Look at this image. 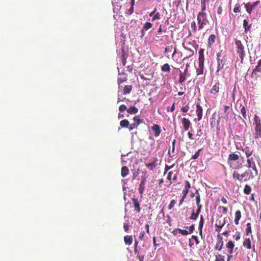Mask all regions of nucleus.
Instances as JSON below:
<instances>
[{"label": "nucleus", "instance_id": "nucleus-17", "mask_svg": "<svg viewBox=\"0 0 261 261\" xmlns=\"http://www.w3.org/2000/svg\"><path fill=\"white\" fill-rule=\"evenodd\" d=\"M243 152H245V155L247 158L250 157L253 152V150H252L249 147H246L244 148H242L241 149Z\"/></svg>", "mask_w": 261, "mask_h": 261}, {"label": "nucleus", "instance_id": "nucleus-25", "mask_svg": "<svg viewBox=\"0 0 261 261\" xmlns=\"http://www.w3.org/2000/svg\"><path fill=\"white\" fill-rule=\"evenodd\" d=\"M223 246V241L222 240V238H220V239L216 243L215 249V250H218L220 251Z\"/></svg>", "mask_w": 261, "mask_h": 261}, {"label": "nucleus", "instance_id": "nucleus-23", "mask_svg": "<svg viewBox=\"0 0 261 261\" xmlns=\"http://www.w3.org/2000/svg\"><path fill=\"white\" fill-rule=\"evenodd\" d=\"M182 46L186 50H188L187 56L185 57V58H190L194 55L193 50L189 47V46L185 44H182Z\"/></svg>", "mask_w": 261, "mask_h": 261}, {"label": "nucleus", "instance_id": "nucleus-59", "mask_svg": "<svg viewBox=\"0 0 261 261\" xmlns=\"http://www.w3.org/2000/svg\"><path fill=\"white\" fill-rule=\"evenodd\" d=\"M190 188H191V185H190L189 181H186L184 189H185L186 190L188 189V190H189Z\"/></svg>", "mask_w": 261, "mask_h": 261}, {"label": "nucleus", "instance_id": "nucleus-21", "mask_svg": "<svg viewBox=\"0 0 261 261\" xmlns=\"http://www.w3.org/2000/svg\"><path fill=\"white\" fill-rule=\"evenodd\" d=\"M204 217L203 215H200V222L199 223V226H198L199 234L201 236H202V227H203V226L204 224Z\"/></svg>", "mask_w": 261, "mask_h": 261}, {"label": "nucleus", "instance_id": "nucleus-9", "mask_svg": "<svg viewBox=\"0 0 261 261\" xmlns=\"http://www.w3.org/2000/svg\"><path fill=\"white\" fill-rule=\"evenodd\" d=\"M188 67L189 65L188 64L186 65V67L184 70V72H181L180 71L178 82L181 85H182L183 83L186 80V76L188 74Z\"/></svg>", "mask_w": 261, "mask_h": 261}, {"label": "nucleus", "instance_id": "nucleus-28", "mask_svg": "<svg viewBox=\"0 0 261 261\" xmlns=\"http://www.w3.org/2000/svg\"><path fill=\"white\" fill-rule=\"evenodd\" d=\"M138 109L135 106L130 107L127 109V112L130 114H135L137 113Z\"/></svg>", "mask_w": 261, "mask_h": 261}, {"label": "nucleus", "instance_id": "nucleus-61", "mask_svg": "<svg viewBox=\"0 0 261 261\" xmlns=\"http://www.w3.org/2000/svg\"><path fill=\"white\" fill-rule=\"evenodd\" d=\"M195 229V225L194 224H192L191 226H190L189 227V233H191L193 232V231Z\"/></svg>", "mask_w": 261, "mask_h": 261}, {"label": "nucleus", "instance_id": "nucleus-20", "mask_svg": "<svg viewBox=\"0 0 261 261\" xmlns=\"http://www.w3.org/2000/svg\"><path fill=\"white\" fill-rule=\"evenodd\" d=\"M257 72H261V59L258 61L257 65L252 71L253 75H256Z\"/></svg>", "mask_w": 261, "mask_h": 261}, {"label": "nucleus", "instance_id": "nucleus-8", "mask_svg": "<svg viewBox=\"0 0 261 261\" xmlns=\"http://www.w3.org/2000/svg\"><path fill=\"white\" fill-rule=\"evenodd\" d=\"M220 88V84L219 82H216L211 89L210 92L215 98L218 96Z\"/></svg>", "mask_w": 261, "mask_h": 261}, {"label": "nucleus", "instance_id": "nucleus-34", "mask_svg": "<svg viewBox=\"0 0 261 261\" xmlns=\"http://www.w3.org/2000/svg\"><path fill=\"white\" fill-rule=\"evenodd\" d=\"M245 173L246 174V176L247 180H249L251 179H253L255 175H254L253 173H252L251 171L249 169L246 170L245 171Z\"/></svg>", "mask_w": 261, "mask_h": 261}, {"label": "nucleus", "instance_id": "nucleus-39", "mask_svg": "<svg viewBox=\"0 0 261 261\" xmlns=\"http://www.w3.org/2000/svg\"><path fill=\"white\" fill-rule=\"evenodd\" d=\"M241 107V113L243 117V118L245 119H247V115H246V111L245 107L243 106L242 105H240Z\"/></svg>", "mask_w": 261, "mask_h": 261}, {"label": "nucleus", "instance_id": "nucleus-33", "mask_svg": "<svg viewBox=\"0 0 261 261\" xmlns=\"http://www.w3.org/2000/svg\"><path fill=\"white\" fill-rule=\"evenodd\" d=\"M243 245L244 247L246 248L247 249H251V241L249 239H246L243 243Z\"/></svg>", "mask_w": 261, "mask_h": 261}, {"label": "nucleus", "instance_id": "nucleus-41", "mask_svg": "<svg viewBox=\"0 0 261 261\" xmlns=\"http://www.w3.org/2000/svg\"><path fill=\"white\" fill-rule=\"evenodd\" d=\"M204 49L203 48H200L199 50V59L198 60H204Z\"/></svg>", "mask_w": 261, "mask_h": 261}, {"label": "nucleus", "instance_id": "nucleus-37", "mask_svg": "<svg viewBox=\"0 0 261 261\" xmlns=\"http://www.w3.org/2000/svg\"><path fill=\"white\" fill-rule=\"evenodd\" d=\"M146 167L149 169L150 170H153V169L156 166V164L155 161L151 163H148L145 164Z\"/></svg>", "mask_w": 261, "mask_h": 261}, {"label": "nucleus", "instance_id": "nucleus-53", "mask_svg": "<svg viewBox=\"0 0 261 261\" xmlns=\"http://www.w3.org/2000/svg\"><path fill=\"white\" fill-rule=\"evenodd\" d=\"M191 27L193 30V32L196 33L197 31V28H196V23L195 21H193L191 22Z\"/></svg>", "mask_w": 261, "mask_h": 261}, {"label": "nucleus", "instance_id": "nucleus-47", "mask_svg": "<svg viewBox=\"0 0 261 261\" xmlns=\"http://www.w3.org/2000/svg\"><path fill=\"white\" fill-rule=\"evenodd\" d=\"M138 126H139V125H138V124L134 122V123H132L131 124H129V126H128V128L129 130H132L135 128H137Z\"/></svg>", "mask_w": 261, "mask_h": 261}, {"label": "nucleus", "instance_id": "nucleus-32", "mask_svg": "<svg viewBox=\"0 0 261 261\" xmlns=\"http://www.w3.org/2000/svg\"><path fill=\"white\" fill-rule=\"evenodd\" d=\"M129 122L127 119H123L120 122V125L122 128H128Z\"/></svg>", "mask_w": 261, "mask_h": 261}, {"label": "nucleus", "instance_id": "nucleus-3", "mask_svg": "<svg viewBox=\"0 0 261 261\" xmlns=\"http://www.w3.org/2000/svg\"><path fill=\"white\" fill-rule=\"evenodd\" d=\"M226 51L223 50H220L217 54V60L218 63V67L217 73L222 70L226 63Z\"/></svg>", "mask_w": 261, "mask_h": 261}, {"label": "nucleus", "instance_id": "nucleus-14", "mask_svg": "<svg viewBox=\"0 0 261 261\" xmlns=\"http://www.w3.org/2000/svg\"><path fill=\"white\" fill-rule=\"evenodd\" d=\"M225 218L222 219V221L221 220H217L216 221V226L217 227V228L216 229V231L218 232L220 231V229L222 228V227L225 225Z\"/></svg>", "mask_w": 261, "mask_h": 261}, {"label": "nucleus", "instance_id": "nucleus-42", "mask_svg": "<svg viewBox=\"0 0 261 261\" xmlns=\"http://www.w3.org/2000/svg\"><path fill=\"white\" fill-rule=\"evenodd\" d=\"M133 120L136 123L138 124V125H139L140 123L143 122V120L140 119L139 116H135L133 118Z\"/></svg>", "mask_w": 261, "mask_h": 261}, {"label": "nucleus", "instance_id": "nucleus-54", "mask_svg": "<svg viewBox=\"0 0 261 261\" xmlns=\"http://www.w3.org/2000/svg\"><path fill=\"white\" fill-rule=\"evenodd\" d=\"M172 174H173V172L172 171H169L168 173L167 179L169 180L170 185H171L173 183V182L171 180V175H172Z\"/></svg>", "mask_w": 261, "mask_h": 261}, {"label": "nucleus", "instance_id": "nucleus-15", "mask_svg": "<svg viewBox=\"0 0 261 261\" xmlns=\"http://www.w3.org/2000/svg\"><path fill=\"white\" fill-rule=\"evenodd\" d=\"M119 77L118 79V84L119 85L122 84L124 82L127 80V74L124 72H122L119 74Z\"/></svg>", "mask_w": 261, "mask_h": 261}, {"label": "nucleus", "instance_id": "nucleus-19", "mask_svg": "<svg viewBox=\"0 0 261 261\" xmlns=\"http://www.w3.org/2000/svg\"><path fill=\"white\" fill-rule=\"evenodd\" d=\"M243 27L244 28V32L245 33H247L248 31H249L251 28V24H249L247 20L244 19L243 20Z\"/></svg>", "mask_w": 261, "mask_h": 261}, {"label": "nucleus", "instance_id": "nucleus-55", "mask_svg": "<svg viewBox=\"0 0 261 261\" xmlns=\"http://www.w3.org/2000/svg\"><path fill=\"white\" fill-rule=\"evenodd\" d=\"M189 110V107L188 105L182 107L181 108V111L184 113L187 112Z\"/></svg>", "mask_w": 261, "mask_h": 261}, {"label": "nucleus", "instance_id": "nucleus-62", "mask_svg": "<svg viewBox=\"0 0 261 261\" xmlns=\"http://www.w3.org/2000/svg\"><path fill=\"white\" fill-rule=\"evenodd\" d=\"M204 60H199V68L203 69Z\"/></svg>", "mask_w": 261, "mask_h": 261}, {"label": "nucleus", "instance_id": "nucleus-44", "mask_svg": "<svg viewBox=\"0 0 261 261\" xmlns=\"http://www.w3.org/2000/svg\"><path fill=\"white\" fill-rule=\"evenodd\" d=\"M152 27V24L150 22H146L144 23L143 25V30H145L146 31L151 29Z\"/></svg>", "mask_w": 261, "mask_h": 261}, {"label": "nucleus", "instance_id": "nucleus-38", "mask_svg": "<svg viewBox=\"0 0 261 261\" xmlns=\"http://www.w3.org/2000/svg\"><path fill=\"white\" fill-rule=\"evenodd\" d=\"M209 2V1H205V0H201L200 1V3H201V12H204V11H205L206 8V3H208Z\"/></svg>", "mask_w": 261, "mask_h": 261}, {"label": "nucleus", "instance_id": "nucleus-12", "mask_svg": "<svg viewBox=\"0 0 261 261\" xmlns=\"http://www.w3.org/2000/svg\"><path fill=\"white\" fill-rule=\"evenodd\" d=\"M146 178L145 177H143L142 178L141 181L140 183L138 191L139 193L142 195L145 189V185L146 182Z\"/></svg>", "mask_w": 261, "mask_h": 261}, {"label": "nucleus", "instance_id": "nucleus-48", "mask_svg": "<svg viewBox=\"0 0 261 261\" xmlns=\"http://www.w3.org/2000/svg\"><path fill=\"white\" fill-rule=\"evenodd\" d=\"M196 205L200 204V194H199V192H198V191H196Z\"/></svg>", "mask_w": 261, "mask_h": 261}, {"label": "nucleus", "instance_id": "nucleus-7", "mask_svg": "<svg viewBox=\"0 0 261 261\" xmlns=\"http://www.w3.org/2000/svg\"><path fill=\"white\" fill-rule=\"evenodd\" d=\"M260 2L259 1H257L253 3H248L247 4H244L245 8H246V10L247 12L249 14H251L252 11V10L259 5Z\"/></svg>", "mask_w": 261, "mask_h": 261}, {"label": "nucleus", "instance_id": "nucleus-63", "mask_svg": "<svg viewBox=\"0 0 261 261\" xmlns=\"http://www.w3.org/2000/svg\"><path fill=\"white\" fill-rule=\"evenodd\" d=\"M172 167H173V166H169L167 165H166L165 167L164 174H165L169 170L171 169Z\"/></svg>", "mask_w": 261, "mask_h": 261}, {"label": "nucleus", "instance_id": "nucleus-27", "mask_svg": "<svg viewBox=\"0 0 261 261\" xmlns=\"http://www.w3.org/2000/svg\"><path fill=\"white\" fill-rule=\"evenodd\" d=\"M170 70H171V68L168 63H165L161 67V71L163 72L169 73V72H170Z\"/></svg>", "mask_w": 261, "mask_h": 261}, {"label": "nucleus", "instance_id": "nucleus-35", "mask_svg": "<svg viewBox=\"0 0 261 261\" xmlns=\"http://www.w3.org/2000/svg\"><path fill=\"white\" fill-rule=\"evenodd\" d=\"M247 165L246 166L248 169H250L252 167V165L255 164L254 162L253 161V158L252 157L248 158L247 160Z\"/></svg>", "mask_w": 261, "mask_h": 261}, {"label": "nucleus", "instance_id": "nucleus-4", "mask_svg": "<svg viewBox=\"0 0 261 261\" xmlns=\"http://www.w3.org/2000/svg\"><path fill=\"white\" fill-rule=\"evenodd\" d=\"M197 20L199 30L202 29L208 22L206 19V13L203 12H199L198 13Z\"/></svg>", "mask_w": 261, "mask_h": 261}, {"label": "nucleus", "instance_id": "nucleus-40", "mask_svg": "<svg viewBox=\"0 0 261 261\" xmlns=\"http://www.w3.org/2000/svg\"><path fill=\"white\" fill-rule=\"evenodd\" d=\"M245 231L246 236H248L249 233H251L252 232L250 223H248L247 224Z\"/></svg>", "mask_w": 261, "mask_h": 261}, {"label": "nucleus", "instance_id": "nucleus-57", "mask_svg": "<svg viewBox=\"0 0 261 261\" xmlns=\"http://www.w3.org/2000/svg\"><path fill=\"white\" fill-rule=\"evenodd\" d=\"M203 73V69L199 68V67H198V68L197 69L196 73H197V76L202 74Z\"/></svg>", "mask_w": 261, "mask_h": 261}, {"label": "nucleus", "instance_id": "nucleus-46", "mask_svg": "<svg viewBox=\"0 0 261 261\" xmlns=\"http://www.w3.org/2000/svg\"><path fill=\"white\" fill-rule=\"evenodd\" d=\"M241 11L240 5L237 3L235 5L234 8H233V12L235 13H239Z\"/></svg>", "mask_w": 261, "mask_h": 261}, {"label": "nucleus", "instance_id": "nucleus-49", "mask_svg": "<svg viewBox=\"0 0 261 261\" xmlns=\"http://www.w3.org/2000/svg\"><path fill=\"white\" fill-rule=\"evenodd\" d=\"M176 203V201L175 200H171L170 204L168 205V209L171 210L174 206Z\"/></svg>", "mask_w": 261, "mask_h": 261}, {"label": "nucleus", "instance_id": "nucleus-50", "mask_svg": "<svg viewBox=\"0 0 261 261\" xmlns=\"http://www.w3.org/2000/svg\"><path fill=\"white\" fill-rule=\"evenodd\" d=\"M161 19V14L160 13H156L153 16L152 20H159Z\"/></svg>", "mask_w": 261, "mask_h": 261}, {"label": "nucleus", "instance_id": "nucleus-43", "mask_svg": "<svg viewBox=\"0 0 261 261\" xmlns=\"http://www.w3.org/2000/svg\"><path fill=\"white\" fill-rule=\"evenodd\" d=\"M198 216H199V214H197V213L195 212L194 210H193L191 216L190 217V219L191 220H196L197 219Z\"/></svg>", "mask_w": 261, "mask_h": 261}, {"label": "nucleus", "instance_id": "nucleus-31", "mask_svg": "<svg viewBox=\"0 0 261 261\" xmlns=\"http://www.w3.org/2000/svg\"><path fill=\"white\" fill-rule=\"evenodd\" d=\"M133 87L132 85H126L123 89V93L124 94H127L130 93L132 90Z\"/></svg>", "mask_w": 261, "mask_h": 261}, {"label": "nucleus", "instance_id": "nucleus-16", "mask_svg": "<svg viewBox=\"0 0 261 261\" xmlns=\"http://www.w3.org/2000/svg\"><path fill=\"white\" fill-rule=\"evenodd\" d=\"M152 130L154 132V135L155 137H158L161 133L160 127L158 124H153L151 126Z\"/></svg>", "mask_w": 261, "mask_h": 261}, {"label": "nucleus", "instance_id": "nucleus-36", "mask_svg": "<svg viewBox=\"0 0 261 261\" xmlns=\"http://www.w3.org/2000/svg\"><path fill=\"white\" fill-rule=\"evenodd\" d=\"M178 231L179 233H180L181 234H182L184 236H187L189 234V232L188 230H185V229H181L180 228L175 229L173 230V233H174V231Z\"/></svg>", "mask_w": 261, "mask_h": 261}, {"label": "nucleus", "instance_id": "nucleus-22", "mask_svg": "<svg viewBox=\"0 0 261 261\" xmlns=\"http://www.w3.org/2000/svg\"><path fill=\"white\" fill-rule=\"evenodd\" d=\"M216 36L214 34L211 35L208 39V47L211 48L212 44L215 42Z\"/></svg>", "mask_w": 261, "mask_h": 261}, {"label": "nucleus", "instance_id": "nucleus-2", "mask_svg": "<svg viewBox=\"0 0 261 261\" xmlns=\"http://www.w3.org/2000/svg\"><path fill=\"white\" fill-rule=\"evenodd\" d=\"M252 126L254 129L253 138L255 139L261 138V119L256 114L254 115Z\"/></svg>", "mask_w": 261, "mask_h": 261}, {"label": "nucleus", "instance_id": "nucleus-26", "mask_svg": "<svg viewBox=\"0 0 261 261\" xmlns=\"http://www.w3.org/2000/svg\"><path fill=\"white\" fill-rule=\"evenodd\" d=\"M234 245L233 242L231 241H229L227 244H226V247L229 250L228 251L229 253L232 254L233 253V249L234 248Z\"/></svg>", "mask_w": 261, "mask_h": 261}, {"label": "nucleus", "instance_id": "nucleus-52", "mask_svg": "<svg viewBox=\"0 0 261 261\" xmlns=\"http://www.w3.org/2000/svg\"><path fill=\"white\" fill-rule=\"evenodd\" d=\"M127 108L126 106L124 105H122L119 107V111L120 112H123L125 110L127 111Z\"/></svg>", "mask_w": 261, "mask_h": 261}, {"label": "nucleus", "instance_id": "nucleus-13", "mask_svg": "<svg viewBox=\"0 0 261 261\" xmlns=\"http://www.w3.org/2000/svg\"><path fill=\"white\" fill-rule=\"evenodd\" d=\"M230 107L229 106H224V110L223 112H222L220 115L221 116L220 118H222L223 119H225L226 120L228 119V111L229 110Z\"/></svg>", "mask_w": 261, "mask_h": 261}, {"label": "nucleus", "instance_id": "nucleus-45", "mask_svg": "<svg viewBox=\"0 0 261 261\" xmlns=\"http://www.w3.org/2000/svg\"><path fill=\"white\" fill-rule=\"evenodd\" d=\"M251 190V187L249 185H246L243 191L245 194L248 195L250 194Z\"/></svg>", "mask_w": 261, "mask_h": 261}, {"label": "nucleus", "instance_id": "nucleus-5", "mask_svg": "<svg viewBox=\"0 0 261 261\" xmlns=\"http://www.w3.org/2000/svg\"><path fill=\"white\" fill-rule=\"evenodd\" d=\"M234 42L236 45L237 53L242 62L245 56V47L242 42L237 39H234Z\"/></svg>", "mask_w": 261, "mask_h": 261}, {"label": "nucleus", "instance_id": "nucleus-56", "mask_svg": "<svg viewBox=\"0 0 261 261\" xmlns=\"http://www.w3.org/2000/svg\"><path fill=\"white\" fill-rule=\"evenodd\" d=\"M216 261H224V256L221 255H217Z\"/></svg>", "mask_w": 261, "mask_h": 261}, {"label": "nucleus", "instance_id": "nucleus-58", "mask_svg": "<svg viewBox=\"0 0 261 261\" xmlns=\"http://www.w3.org/2000/svg\"><path fill=\"white\" fill-rule=\"evenodd\" d=\"M189 191L188 189H184L182 190V196L184 197V198H186V197L187 196V194H188Z\"/></svg>", "mask_w": 261, "mask_h": 261}, {"label": "nucleus", "instance_id": "nucleus-18", "mask_svg": "<svg viewBox=\"0 0 261 261\" xmlns=\"http://www.w3.org/2000/svg\"><path fill=\"white\" fill-rule=\"evenodd\" d=\"M132 201H133V203L134 204V207L135 210L137 212H140L141 208L140 207V203H139V202L138 199L136 198H133L132 199Z\"/></svg>", "mask_w": 261, "mask_h": 261}, {"label": "nucleus", "instance_id": "nucleus-10", "mask_svg": "<svg viewBox=\"0 0 261 261\" xmlns=\"http://www.w3.org/2000/svg\"><path fill=\"white\" fill-rule=\"evenodd\" d=\"M181 122L182 123V125L183 126V128L185 131L188 130L189 128L191 126L192 123L189 119L184 117L181 119Z\"/></svg>", "mask_w": 261, "mask_h": 261}, {"label": "nucleus", "instance_id": "nucleus-30", "mask_svg": "<svg viewBox=\"0 0 261 261\" xmlns=\"http://www.w3.org/2000/svg\"><path fill=\"white\" fill-rule=\"evenodd\" d=\"M124 242L126 244L131 245L133 243V237L132 236L127 235L124 238Z\"/></svg>", "mask_w": 261, "mask_h": 261}, {"label": "nucleus", "instance_id": "nucleus-6", "mask_svg": "<svg viewBox=\"0 0 261 261\" xmlns=\"http://www.w3.org/2000/svg\"><path fill=\"white\" fill-rule=\"evenodd\" d=\"M246 174L245 172L242 174H240L238 171L235 170L232 173V177L235 181L238 180L242 182L243 181H248Z\"/></svg>", "mask_w": 261, "mask_h": 261}, {"label": "nucleus", "instance_id": "nucleus-64", "mask_svg": "<svg viewBox=\"0 0 261 261\" xmlns=\"http://www.w3.org/2000/svg\"><path fill=\"white\" fill-rule=\"evenodd\" d=\"M192 238L195 240L196 244L197 245L199 243L198 237L196 236H192Z\"/></svg>", "mask_w": 261, "mask_h": 261}, {"label": "nucleus", "instance_id": "nucleus-29", "mask_svg": "<svg viewBox=\"0 0 261 261\" xmlns=\"http://www.w3.org/2000/svg\"><path fill=\"white\" fill-rule=\"evenodd\" d=\"M129 173L128 168L126 166H123L121 168V175L122 177H125Z\"/></svg>", "mask_w": 261, "mask_h": 261}, {"label": "nucleus", "instance_id": "nucleus-1", "mask_svg": "<svg viewBox=\"0 0 261 261\" xmlns=\"http://www.w3.org/2000/svg\"><path fill=\"white\" fill-rule=\"evenodd\" d=\"M244 157L236 152H230L228 157L227 163L229 167L234 169H239L243 167Z\"/></svg>", "mask_w": 261, "mask_h": 261}, {"label": "nucleus", "instance_id": "nucleus-51", "mask_svg": "<svg viewBox=\"0 0 261 261\" xmlns=\"http://www.w3.org/2000/svg\"><path fill=\"white\" fill-rule=\"evenodd\" d=\"M201 151V149H199L197 151H196L194 155H193L191 159H193V160H196L197 159L199 156V153H200V151Z\"/></svg>", "mask_w": 261, "mask_h": 261}, {"label": "nucleus", "instance_id": "nucleus-11", "mask_svg": "<svg viewBox=\"0 0 261 261\" xmlns=\"http://www.w3.org/2000/svg\"><path fill=\"white\" fill-rule=\"evenodd\" d=\"M196 113L197 116V120L199 121L201 120L202 117L203 109L201 107L200 103H197L196 106Z\"/></svg>", "mask_w": 261, "mask_h": 261}, {"label": "nucleus", "instance_id": "nucleus-24", "mask_svg": "<svg viewBox=\"0 0 261 261\" xmlns=\"http://www.w3.org/2000/svg\"><path fill=\"white\" fill-rule=\"evenodd\" d=\"M241 218V212L240 210H237L235 213V219L234 220L236 225L239 224V221Z\"/></svg>", "mask_w": 261, "mask_h": 261}, {"label": "nucleus", "instance_id": "nucleus-60", "mask_svg": "<svg viewBox=\"0 0 261 261\" xmlns=\"http://www.w3.org/2000/svg\"><path fill=\"white\" fill-rule=\"evenodd\" d=\"M222 11H223V8H222V6H220L217 10V13L218 15H221L222 13Z\"/></svg>", "mask_w": 261, "mask_h": 261}]
</instances>
